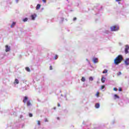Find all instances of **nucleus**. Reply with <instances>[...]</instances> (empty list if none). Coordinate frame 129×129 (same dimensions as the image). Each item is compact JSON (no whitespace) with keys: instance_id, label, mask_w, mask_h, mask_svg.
<instances>
[{"instance_id":"13","label":"nucleus","mask_w":129,"mask_h":129,"mask_svg":"<svg viewBox=\"0 0 129 129\" xmlns=\"http://www.w3.org/2000/svg\"><path fill=\"white\" fill-rule=\"evenodd\" d=\"M40 8H41V5L38 4L36 6V10H39Z\"/></svg>"},{"instance_id":"36","label":"nucleus","mask_w":129,"mask_h":129,"mask_svg":"<svg viewBox=\"0 0 129 129\" xmlns=\"http://www.w3.org/2000/svg\"><path fill=\"white\" fill-rule=\"evenodd\" d=\"M54 109H56V108H54Z\"/></svg>"},{"instance_id":"20","label":"nucleus","mask_w":129,"mask_h":129,"mask_svg":"<svg viewBox=\"0 0 129 129\" xmlns=\"http://www.w3.org/2000/svg\"><path fill=\"white\" fill-rule=\"evenodd\" d=\"M57 59H58V55H55L54 56V60H57Z\"/></svg>"},{"instance_id":"7","label":"nucleus","mask_w":129,"mask_h":129,"mask_svg":"<svg viewBox=\"0 0 129 129\" xmlns=\"http://www.w3.org/2000/svg\"><path fill=\"white\" fill-rule=\"evenodd\" d=\"M93 62L94 63H98V58H94L93 59Z\"/></svg>"},{"instance_id":"2","label":"nucleus","mask_w":129,"mask_h":129,"mask_svg":"<svg viewBox=\"0 0 129 129\" xmlns=\"http://www.w3.org/2000/svg\"><path fill=\"white\" fill-rule=\"evenodd\" d=\"M111 31L112 32H115L116 31H118L119 30V27L117 26H113L110 27Z\"/></svg>"},{"instance_id":"32","label":"nucleus","mask_w":129,"mask_h":129,"mask_svg":"<svg viewBox=\"0 0 129 129\" xmlns=\"http://www.w3.org/2000/svg\"><path fill=\"white\" fill-rule=\"evenodd\" d=\"M45 122H48V119L45 118Z\"/></svg>"},{"instance_id":"12","label":"nucleus","mask_w":129,"mask_h":129,"mask_svg":"<svg viewBox=\"0 0 129 129\" xmlns=\"http://www.w3.org/2000/svg\"><path fill=\"white\" fill-rule=\"evenodd\" d=\"M27 106H30L32 105V104L31 103V102L30 101H28L27 103Z\"/></svg>"},{"instance_id":"26","label":"nucleus","mask_w":129,"mask_h":129,"mask_svg":"<svg viewBox=\"0 0 129 129\" xmlns=\"http://www.w3.org/2000/svg\"><path fill=\"white\" fill-rule=\"evenodd\" d=\"M118 76H119V75H121V72H119L117 74Z\"/></svg>"},{"instance_id":"17","label":"nucleus","mask_w":129,"mask_h":129,"mask_svg":"<svg viewBox=\"0 0 129 129\" xmlns=\"http://www.w3.org/2000/svg\"><path fill=\"white\" fill-rule=\"evenodd\" d=\"M114 97H115V99H116V98H119V97L118 96H117V95L115 94L114 95Z\"/></svg>"},{"instance_id":"15","label":"nucleus","mask_w":129,"mask_h":129,"mask_svg":"<svg viewBox=\"0 0 129 129\" xmlns=\"http://www.w3.org/2000/svg\"><path fill=\"white\" fill-rule=\"evenodd\" d=\"M25 70H26V71L28 72H30V71H31V69H30L28 67L26 68Z\"/></svg>"},{"instance_id":"22","label":"nucleus","mask_w":129,"mask_h":129,"mask_svg":"<svg viewBox=\"0 0 129 129\" xmlns=\"http://www.w3.org/2000/svg\"><path fill=\"white\" fill-rule=\"evenodd\" d=\"M89 80H90V81H93V78H92V77H91L89 78Z\"/></svg>"},{"instance_id":"19","label":"nucleus","mask_w":129,"mask_h":129,"mask_svg":"<svg viewBox=\"0 0 129 129\" xmlns=\"http://www.w3.org/2000/svg\"><path fill=\"white\" fill-rule=\"evenodd\" d=\"M23 22H28V18H26L23 19Z\"/></svg>"},{"instance_id":"31","label":"nucleus","mask_w":129,"mask_h":129,"mask_svg":"<svg viewBox=\"0 0 129 129\" xmlns=\"http://www.w3.org/2000/svg\"><path fill=\"white\" fill-rule=\"evenodd\" d=\"M76 20H77L76 17L74 18L73 21H76Z\"/></svg>"},{"instance_id":"11","label":"nucleus","mask_w":129,"mask_h":129,"mask_svg":"<svg viewBox=\"0 0 129 129\" xmlns=\"http://www.w3.org/2000/svg\"><path fill=\"white\" fill-rule=\"evenodd\" d=\"M14 84H19V80L17 79L15 80Z\"/></svg>"},{"instance_id":"27","label":"nucleus","mask_w":129,"mask_h":129,"mask_svg":"<svg viewBox=\"0 0 129 129\" xmlns=\"http://www.w3.org/2000/svg\"><path fill=\"white\" fill-rule=\"evenodd\" d=\"M29 115L30 117H32L33 116V114L32 113H29Z\"/></svg>"},{"instance_id":"24","label":"nucleus","mask_w":129,"mask_h":129,"mask_svg":"<svg viewBox=\"0 0 129 129\" xmlns=\"http://www.w3.org/2000/svg\"><path fill=\"white\" fill-rule=\"evenodd\" d=\"M113 90H114V91H117V88H114L113 89Z\"/></svg>"},{"instance_id":"16","label":"nucleus","mask_w":129,"mask_h":129,"mask_svg":"<svg viewBox=\"0 0 129 129\" xmlns=\"http://www.w3.org/2000/svg\"><path fill=\"white\" fill-rule=\"evenodd\" d=\"M85 78H84V77H82L81 79V81H82L83 82H85Z\"/></svg>"},{"instance_id":"35","label":"nucleus","mask_w":129,"mask_h":129,"mask_svg":"<svg viewBox=\"0 0 129 129\" xmlns=\"http://www.w3.org/2000/svg\"><path fill=\"white\" fill-rule=\"evenodd\" d=\"M116 2H120V0H116Z\"/></svg>"},{"instance_id":"10","label":"nucleus","mask_w":129,"mask_h":129,"mask_svg":"<svg viewBox=\"0 0 129 129\" xmlns=\"http://www.w3.org/2000/svg\"><path fill=\"white\" fill-rule=\"evenodd\" d=\"M96 108H99V107L100 106V105H99V103H96L95 105Z\"/></svg>"},{"instance_id":"34","label":"nucleus","mask_w":129,"mask_h":129,"mask_svg":"<svg viewBox=\"0 0 129 129\" xmlns=\"http://www.w3.org/2000/svg\"><path fill=\"white\" fill-rule=\"evenodd\" d=\"M57 119L59 120V119H60V118L59 117H57Z\"/></svg>"},{"instance_id":"9","label":"nucleus","mask_w":129,"mask_h":129,"mask_svg":"<svg viewBox=\"0 0 129 129\" xmlns=\"http://www.w3.org/2000/svg\"><path fill=\"white\" fill-rule=\"evenodd\" d=\"M101 82H102V83H104V82H105V78H104V77H102Z\"/></svg>"},{"instance_id":"6","label":"nucleus","mask_w":129,"mask_h":129,"mask_svg":"<svg viewBox=\"0 0 129 129\" xmlns=\"http://www.w3.org/2000/svg\"><path fill=\"white\" fill-rule=\"evenodd\" d=\"M124 63H125V65H126V66H128V65H129V58H126L124 60Z\"/></svg>"},{"instance_id":"18","label":"nucleus","mask_w":129,"mask_h":129,"mask_svg":"<svg viewBox=\"0 0 129 129\" xmlns=\"http://www.w3.org/2000/svg\"><path fill=\"white\" fill-rule=\"evenodd\" d=\"M96 96H97V97H99V92H97Z\"/></svg>"},{"instance_id":"29","label":"nucleus","mask_w":129,"mask_h":129,"mask_svg":"<svg viewBox=\"0 0 129 129\" xmlns=\"http://www.w3.org/2000/svg\"><path fill=\"white\" fill-rule=\"evenodd\" d=\"M105 87L104 85L101 86V89H103Z\"/></svg>"},{"instance_id":"30","label":"nucleus","mask_w":129,"mask_h":129,"mask_svg":"<svg viewBox=\"0 0 129 129\" xmlns=\"http://www.w3.org/2000/svg\"><path fill=\"white\" fill-rule=\"evenodd\" d=\"M43 3H44V4H46V0H42Z\"/></svg>"},{"instance_id":"23","label":"nucleus","mask_w":129,"mask_h":129,"mask_svg":"<svg viewBox=\"0 0 129 129\" xmlns=\"http://www.w3.org/2000/svg\"><path fill=\"white\" fill-rule=\"evenodd\" d=\"M37 124H38V125H41V122L40 121V120H38L37 121Z\"/></svg>"},{"instance_id":"3","label":"nucleus","mask_w":129,"mask_h":129,"mask_svg":"<svg viewBox=\"0 0 129 129\" xmlns=\"http://www.w3.org/2000/svg\"><path fill=\"white\" fill-rule=\"evenodd\" d=\"M129 50V46L128 45H126L125 46L124 52L126 54H128Z\"/></svg>"},{"instance_id":"5","label":"nucleus","mask_w":129,"mask_h":129,"mask_svg":"<svg viewBox=\"0 0 129 129\" xmlns=\"http://www.w3.org/2000/svg\"><path fill=\"white\" fill-rule=\"evenodd\" d=\"M28 99H29V98H28V97L27 96L24 97L23 102H24V103H27V101L28 100Z\"/></svg>"},{"instance_id":"33","label":"nucleus","mask_w":129,"mask_h":129,"mask_svg":"<svg viewBox=\"0 0 129 129\" xmlns=\"http://www.w3.org/2000/svg\"><path fill=\"white\" fill-rule=\"evenodd\" d=\"M57 106H58V107L60 106V104H58Z\"/></svg>"},{"instance_id":"21","label":"nucleus","mask_w":129,"mask_h":129,"mask_svg":"<svg viewBox=\"0 0 129 129\" xmlns=\"http://www.w3.org/2000/svg\"><path fill=\"white\" fill-rule=\"evenodd\" d=\"M103 73L104 74L105 73H107V70H105L104 71H103Z\"/></svg>"},{"instance_id":"28","label":"nucleus","mask_w":129,"mask_h":129,"mask_svg":"<svg viewBox=\"0 0 129 129\" xmlns=\"http://www.w3.org/2000/svg\"><path fill=\"white\" fill-rule=\"evenodd\" d=\"M118 91H122V89H121V88H119L118 89Z\"/></svg>"},{"instance_id":"1","label":"nucleus","mask_w":129,"mask_h":129,"mask_svg":"<svg viewBox=\"0 0 129 129\" xmlns=\"http://www.w3.org/2000/svg\"><path fill=\"white\" fill-rule=\"evenodd\" d=\"M123 59V57H122V55H119L115 58L114 59V64L116 65H118V64H119L122 61Z\"/></svg>"},{"instance_id":"4","label":"nucleus","mask_w":129,"mask_h":129,"mask_svg":"<svg viewBox=\"0 0 129 129\" xmlns=\"http://www.w3.org/2000/svg\"><path fill=\"white\" fill-rule=\"evenodd\" d=\"M5 48L6 52H9V51L11 50V47H9V45H6Z\"/></svg>"},{"instance_id":"25","label":"nucleus","mask_w":129,"mask_h":129,"mask_svg":"<svg viewBox=\"0 0 129 129\" xmlns=\"http://www.w3.org/2000/svg\"><path fill=\"white\" fill-rule=\"evenodd\" d=\"M49 69H50V70H53V67H52V66H50L49 67Z\"/></svg>"},{"instance_id":"8","label":"nucleus","mask_w":129,"mask_h":129,"mask_svg":"<svg viewBox=\"0 0 129 129\" xmlns=\"http://www.w3.org/2000/svg\"><path fill=\"white\" fill-rule=\"evenodd\" d=\"M36 17H37V15L36 14H33L31 16V18L32 20H34L35 19H36Z\"/></svg>"},{"instance_id":"14","label":"nucleus","mask_w":129,"mask_h":129,"mask_svg":"<svg viewBox=\"0 0 129 129\" xmlns=\"http://www.w3.org/2000/svg\"><path fill=\"white\" fill-rule=\"evenodd\" d=\"M15 25H16V22H13V23L11 26V28H13V27H15Z\"/></svg>"}]
</instances>
